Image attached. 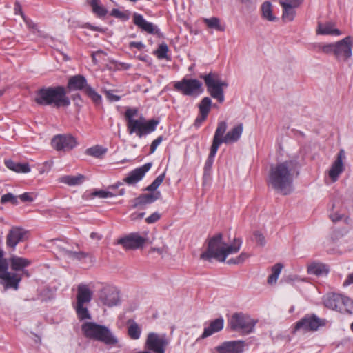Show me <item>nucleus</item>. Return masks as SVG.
I'll return each mask as SVG.
<instances>
[{
    "label": "nucleus",
    "mask_w": 353,
    "mask_h": 353,
    "mask_svg": "<svg viewBox=\"0 0 353 353\" xmlns=\"http://www.w3.org/2000/svg\"><path fill=\"white\" fill-rule=\"evenodd\" d=\"M299 163L296 159H288L272 165L268 183L274 190L288 195L293 190V181L299 175Z\"/></svg>",
    "instance_id": "obj_1"
},
{
    "label": "nucleus",
    "mask_w": 353,
    "mask_h": 353,
    "mask_svg": "<svg viewBox=\"0 0 353 353\" xmlns=\"http://www.w3.org/2000/svg\"><path fill=\"white\" fill-rule=\"evenodd\" d=\"M242 244L241 238H235L230 245L223 240V234L218 233L208 240L206 251L201 254V259L211 261L212 259L224 262L230 254L237 253Z\"/></svg>",
    "instance_id": "obj_2"
},
{
    "label": "nucleus",
    "mask_w": 353,
    "mask_h": 353,
    "mask_svg": "<svg viewBox=\"0 0 353 353\" xmlns=\"http://www.w3.org/2000/svg\"><path fill=\"white\" fill-rule=\"evenodd\" d=\"M34 101L39 105L52 106L55 108L68 107L70 105L66 88L62 85L40 88L35 93Z\"/></svg>",
    "instance_id": "obj_3"
},
{
    "label": "nucleus",
    "mask_w": 353,
    "mask_h": 353,
    "mask_svg": "<svg viewBox=\"0 0 353 353\" xmlns=\"http://www.w3.org/2000/svg\"><path fill=\"white\" fill-rule=\"evenodd\" d=\"M138 113L137 108H128L125 112V118L127 121V129L130 134H136V135L141 138L146 136L157 129L159 121L155 119L148 121L143 117L139 119H134V117Z\"/></svg>",
    "instance_id": "obj_4"
},
{
    "label": "nucleus",
    "mask_w": 353,
    "mask_h": 353,
    "mask_svg": "<svg viewBox=\"0 0 353 353\" xmlns=\"http://www.w3.org/2000/svg\"><path fill=\"white\" fill-rule=\"evenodd\" d=\"M81 331L83 336L90 340L100 341L109 345H114L118 343L117 337L108 327L95 322H84L81 325Z\"/></svg>",
    "instance_id": "obj_5"
},
{
    "label": "nucleus",
    "mask_w": 353,
    "mask_h": 353,
    "mask_svg": "<svg viewBox=\"0 0 353 353\" xmlns=\"http://www.w3.org/2000/svg\"><path fill=\"white\" fill-rule=\"evenodd\" d=\"M200 78L204 80L210 95L219 103H223L225 100L224 88L228 86V83L225 81H223L220 74L216 72L201 74Z\"/></svg>",
    "instance_id": "obj_6"
},
{
    "label": "nucleus",
    "mask_w": 353,
    "mask_h": 353,
    "mask_svg": "<svg viewBox=\"0 0 353 353\" xmlns=\"http://www.w3.org/2000/svg\"><path fill=\"white\" fill-rule=\"evenodd\" d=\"M228 125L225 121L218 123L212 142L219 148L222 143L230 144L237 142L242 135L243 130L242 123L236 125L225 134Z\"/></svg>",
    "instance_id": "obj_7"
},
{
    "label": "nucleus",
    "mask_w": 353,
    "mask_h": 353,
    "mask_svg": "<svg viewBox=\"0 0 353 353\" xmlns=\"http://www.w3.org/2000/svg\"><path fill=\"white\" fill-rule=\"evenodd\" d=\"M165 172L159 175L145 190L150 193L141 194L131 201L132 208L143 209L146 205L154 203L161 197V192L155 190L160 186L165 179Z\"/></svg>",
    "instance_id": "obj_8"
},
{
    "label": "nucleus",
    "mask_w": 353,
    "mask_h": 353,
    "mask_svg": "<svg viewBox=\"0 0 353 353\" xmlns=\"http://www.w3.org/2000/svg\"><path fill=\"white\" fill-rule=\"evenodd\" d=\"M256 321L243 313H234L228 320V326L232 331H241L244 334L253 332Z\"/></svg>",
    "instance_id": "obj_9"
},
{
    "label": "nucleus",
    "mask_w": 353,
    "mask_h": 353,
    "mask_svg": "<svg viewBox=\"0 0 353 353\" xmlns=\"http://www.w3.org/2000/svg\"><path fill=\"white\" fill-rule=\"evenodd\" d=\"M170 341L165 334L150 332L145 343V350L151 353H165Z\"/></svg>",
    "instance_id": "obj_10"
},
{
    "label": "nucleus",
    "mask_w": 353,
    "mask_h": 353,
    "mask_svg": "<svg viewBox=\"0 0 353 353\" xmlns=\"http://www.w3.org/2000/svg\"><path fill=\"white\" fill-rule=\"evenodd\" d=\"M201 87V82L196 79L183 78L174 84V90L185 96H192L202 92Z\"/></svg>",
    "instance_id": "obj_11"
},
{
    "label": "nucleus",
    "mask_w": 353,
    "mask_h": 353,
    "mask_svg": "<svg viewBox=\"0 0 353 353\" xmlns=\"http://www.w3.org/2000/svg\"><path fill=\"white\" fill-rule=\"evenodd\" d=\"M326 320L319 318L315 314H307L296 322L295 330H302L304 332H314L320 327L325 326Z\"/></svg>",
    "instance_id": "obj_12"
},
{
    "label": "nucleus",
    "mask_w": 353,
    "mask_h": 353,
    "mask_svg": "<svg viewBox=\"0 0 353 353\" xmlns=\"http://www.w3.org/2000/svg\"><path fill=\"white\" fill-rule=\"evenodd\" d=\"M353 39L347 36L343 39L334 43V57L338 61L345 62L352 57Z\"/></svg>",
    "instance_id": "obj_13"
},
{
    "label": "nucleus",
    "mask_w": 353,
    "mask_h": 353,
    "mask_svg": "<svg viewBox=\"0 0 353 353\" xmlns=\"http://www.w3.org/2000/svg\"><path fill=\"white\" fill-rule=\"evenodd\" d=\"M9 265L5 266L3 269H0V285H3L4 290L12 289L18 290L19 283L22 280V275L17 272L8 271Z\"/></svg>",
    "instance_id": "obj_14"
},
{
    "label": "nucleus",
    "mask_w": 353,
    "mask_h": 353,
    "mask_svg": "<svg viewBox=\"0 0 353 353\" xmlns=\"http://www.w3.org/2000/svg\"><path fill=\"white\" fill-rule=\"evenodd\" d=\"M52 146L59 152H67L77 145L76 139L70 134L55 135L51 141Z\"/></svg>",
    "instance_id": "obj_15"
},
{
    "label": "nucleus",
    "mask_w": 353,
    "mask_h": 353,
    "mask_svg": "<svg viewBox=\"0 0 353 353\" xmlns=\"http://www.w3.org/2000/svg\"><path fill=\"white\" fill-rule=\"evenodd\" d=\"M99 300L105 306L112 307L121 303L119 290L114 286L105 285L99 294Z\"/></svg>",
    "instance_id": "obj_16"
},
{
    "label": "nucleus",
    "mask_w": 353,
    "mask_h": 353,
    "mask_svg": "<svg viewBox=\"0 0 353 353\" xmlns=\"http://www.w3.org/2000/svg\"><path fill=\"white\" fill-rule=\"evenodd\" d=\"M146 239L139 233L134 232L121 238L118 240V244L121 245L125 250H137L143 246Z\"/></svg>",
    "instance_id": "obj_17"
},
{
    "label": "nucleus",
    "mask_w": 353,
    "mask_h": 353,
    "mask_svg": "<svg viewBox=\"0 0 353 353\" xmlns=\"http://www.w3.org/2000/svg\"><path fill=\"white\" fill-rule=\"evenodd\" d=\"M245 345V342L241 340L225 341L216 346L214 350L217 353H242Z\"/></svg>",
    "instance_id": "obj_18"
},
{
    "label": "nucleus",
    "mask_w": 353,
    "mask_h": 353,
    "mask_svg": "<svg viewBox=\"0 0 353 353\" xmlns=\"http://www.w3.org/2000/svg\"><path fill=\"white\" fill-rule=\"evenodd\" d=\"M152 165V163H147L133 170L123 179L124 182L128 185L136 184L143 178L145 173L151 168Z\"/></svg>",
    "instance_id": "obj_19"
},
{
    "label": "nucleus",
    "mask_w": 353,
    "mask_h": 353,
    "mask_svg": "<svg viewBox=\"0 0 353 353\" xmlns=\"http://www.w3.org/2000/svg\"><path fill=\"white\" fill-rule=\"evenodd\" d=\"M133 22L142 30L149 34L156 35L161 34L160 30L157 26H154L152 23L147 21L139 13H134Z\"/></svg>",
    "instance_id": "obj_20"
},
{
    "label": "nucleus",
    "mask_w": 353,
    "mask_h": 353,
    "mask_svg": "<svg viewBox=\"0 0 353 353\" xmlns=\"http://www.w3.org/2000/svg\"><path fill=\"white\" fill-rule=\"evenodd\" d=\"M90 85L83 75L77 74L69 78L67 89L68 91L83 90L84 92Z\"/></svg>",
    "instance_id": "obj_21"
},
{
    "label": "nucleus",
    "mask_w": 353,
    "mask_h": 353,
    "mask_svg": "<svg viewBox=\"0 0 353 353\" xmlns=\"http://www.w3.org/2000/svg\"><path fill=\"white\" fill-rule=\"evenodd\" d=\"M25 232L20 228H11L6 236V245L8 247L15 249L17 245L23 241Z\"/></svg>",
    "instance_id": "obj_22"
},
{
    "label": "nucleus",
    "mask_w": 353,
    "mask_h": 353,
    "mask_svg": "<svg viewBox=\"0 0 353 353\" xmlns=\"http://www.w3.org/2000/svg\"><path fill=\"white\" fill-rule=\"evenodd\" d=\"M92 296L93 292L89 285L85 283H80L77 286L76 303L88 304L90 303Z\"/></svg>",
    "instance_id": "obj_23"
},
{
    "label": "nucleus",
    "mask_w": 353,
    "mask_h": 353,
    "mask_svg": "<svg viewBox=\"0 0 353 353\" xmlns=\"http://www.w3.org/2000/svg\"><path fill=\"white\" fill-rule=\"evenodd\" d=\"M344 157V150H341L329 171V176L333 181H336L338 179L340 174L343 171V159Z\"/></svg>",
    "instance_id": "obj_24"
},
{
    "label": "nucleus",
    "mask_w": 353,
    "mask_h": 353,
    "mask_svg": "<svg viewBox=\"0 0 353 353\" xmlns=\"http://www.w3.org/2000/svg\"><path fill=\"white\" fill-rule=\"evenodd\" d=\"M343 295L340 294H331L327 295L324 299V305L326 307L341 312V303H343Z\"/></svg>",
    "instance_id": "obj_25"
},
{
    "label": "nucleus",
    "mask_w": 353,
    "mask_h": 353,
    "mask_svg": "<svg viewBox=\"0 0 353 353\" xmlns=\"http://www.w3.org/2000/svg\"><path fill=\"white\" fill-rule=\"evenodd\" d=\"M224 326V320L223 317L217 318L212 321L209 326L204 328L203 332L200 336V339H205L214 333L219 332L223 330Z\"/></svg>",
    "instance_id": "obj_26"
},
{
    "label": "nucleus",
    "mask_w": 353,
    "mask_h": 353,
    "mask_svg": "<svg viewBox=\"0 0 353 353\" xmlns=\"http://www.w3.org/2000/svg\"><path fill=\"white\" fill-rule=\"evenodd\" d=\"M9 263L11 270L14 272L23 270L25 268L29 266L32 262L26 258L19 257L15 255L9 259Z\"/></svg>",
    "instance_id": "obj_27"
},
{
    "label": "nucleus",
    "mask_w": 353,
    "mask_h": 353,
    "mask_svg": "<svg viewBox=\"0 0 353 353\" xmlns=\"http://www.w3.org/2000/svg\"><path fill=\"white\" fill-rule=\"evenodd\" d=\"M85 180L83 174H78L76 176L63 175L58 181L59 183H65L69 186H76L81 185Z\"/></svg>",
    "instance_id": "obj_28"
},
{
    "label": "nucleus",
    "mask_w": 353,
    "mask_h": 353,
    "mask_svg": "<svg viewBox=\"0 0 353 353\" xmlns=\"http://www.w3.org/2000/svg\"><path fill=\"white\" fill-rule=\"evenodd\" d=\"M329 272L327 265L321 263H312L307 267V272L315 276L326 275Z\"/></svg>",
    "instance_id": "obj_29"
},
{
    "label": "nucleus",
    "mask_w": 353,
    "mask_h": 353,
    "mask_svg": "<svg viewBox=\"0 0 353 353\" xmlns=\"http://www.w3.org/2000/svg\"><path fill=\"white\" fill-rule=\"evenodd\" d=\"M6 167L18 173H28L30 171V168L28 163H20L14 162L12 160H8L5 161Z\"/></svg>",
    "instance_id": "obj_30"
},
{
    "label": "nucleus",
    "mask_w": 353,
    "mask_h": 353,
    "mask_svg": "<svg viewBox=\"0 0 353 353\" xmlns=\"http://www.w3.org/2000/svg\"><path fill=\"white\" fill-rule=\"evenodd\" d=\"M57 247L60 248V250L64 256L71 259L81 261L89 256V253L82 251L76 252L68 250L59 244L57 245Z\"/></svg>",
    "instance_id": "obj_31"
},
{
    "label": "nucleus",
    "mask_w": 353,
    "mask_h": 353,
    "mask_svg": "<svg viewBox=\"0 0 353 353\" xmlns=\"http://www.w3.org/2000/svg\"><path fill=\"white\" fill-rule=\"evenodd\" d=\"M87 304L76 303L74 305L75 312L79 321L90 320L92 316L88 310Z\"/></svg>",
    "instance_id": "obj_32"
},
{
    "label": "nucleus",
    "mask_w": 353,
    "mask_h": 353,
    "mask_svg": "<svg viewBox=\"0 0 353 353\" xmlns=\"http://www.w3.org/2000/svg\"><path fill=\"white\" fill-rule=\"evenodd\" d=\"M317 33L319 34L340 35L341 31L334 28L332 23L325 24H319Z\"/></svg>",
    "instance_id": "obj_33"
},
{
    "label": "nucleus",
    "mask_w": 353,
    "mask_h": 353,
    "mask_svg": "<svg viewBox=\"0 0 353 353\" xmlns=\"http://www.w3.org/2000/svg\"><path fill=\"white\" fill-rule=\"evenodd\" d=\"M283 7V19L285 21H292L295 16L296 12L294 10V7H292L290 5H287V3H280Z\"/></svg>",
    "instance_id": "obj_34"
},
{
    "label": "nucleus",
    "mask_w": 353,
    "mask_h": 353,
    "mask_svg": "<svg viewBox=\"0 0 353 353\" xmlns=\"http://www.w3.org/2000/svg\"><path fill=\"white\" fill-rule=\"evenodd\" d=\"M262 16L269 21H274L276 17L274 16L272 10V4L269 1L264 2L261 6Z\"/></svg>",
    "instance_id": "obj_35"
},
{
    "label": "nucleus",
    "mask_w": 353,
    "mask_h": 353,
    "mask_svg": "<svg viewBox=\"0 0 353 353\" xmlns=\"http://www.w3.org/2000/svg\"><path fill=\"white\" fill-rule=\"evenodd\" d=\"M203 22L210 28L223 32L225 28L220 24V19L217 17L205 18Z\"/></svg>",
    "instance_id": "obj_36"
},
{
    "label": "nucleus",
    "mask_w": 353,
    "mask_h": 353,
    "mask_svg": "<svg viewBox=\"0 0 353 353\" xmlns=\"http://www.w3.org/2000/svg\"><path fill=\"white\" fill-rule=\"evenodd\" d=\"M141 329L139 325L133 321L128 327V334L131 339L137 340L140 338Z\"/></svg>",
    "instance_id": "obj_37"
},
{
    "label": "nucleus",
    "mask_w": 353,
    "mask_h": 353,
    "mask_svg": "<svg viewBox=\"0 0 353 353\" xmlns=\"http://www.w3.org/2000/svg\"><path fill=\"white\" fill-rule=\"evenodd\" d=\"M107 152V148H105L99 145L88 148L85 153L90 156H92L96 158H101Z\"/></svg>",
    "instance_id": "obj_38"
},
{
    "label": "nucleus",
    "mask_w": 353,
    "mask_h": 353,
    "mask_svg": "<svg viewBox=\"0 0 353 353\" xmlns=\"http://www.w3.org/2000/svg\"><path fill=\"white\" fill-rule=\"evenodd\" d=\"M212 105V100L210 97H205L202 99L199 104V113L208 115Z\"/></svg>",
    "instance_id": "obj_39"
},
{
    "label": "nucleus",
    "mask_w": 353,
    "mask_h": 353,
    "mask_svg": "<svg viewBox=\"0 0 353 353\" xmlns=\"http://www.w3.org/2000/svg\"><path fill=\"white\" fill-rule=\"evenodd\" d=\"M316 50L318 52L321 51L322 52L329 54L333 55L334 53V43H318L315 46Z\"/></svg>",
    "instance_id": "obj_40"
},
{
    "label": "nucleus",
    "mask_w": 353,
    "mask_h": 353,
    "mask_svg": "<svg viewBox=\"0 0 353 353\" xmlns=\"http://www.w3.org/2000/svg\"><path fill=\"white\" fill-rule=\"evenodd\" d=\"M218 149H219V147L212 142L211 148H210V154H209L208 157L205 163L204 169L205 171L212 168V165L214 162V157L218 151Z\"/></svg>",
    "instance_id": "obj_41"
},
{
    "label": "nucleus",
    "mask_w": 353,
    "mask_h": 353,
    "mask_svg": "<svg viewBox=\"0 0 353 353\" xmlns=\"http://www.w3.org/2000/svg\"><path fill=\"white\" fill-rule=\"evenodd\" d=\"M85 94L93 101L96 105H100L101 103L102 98L101 96L98 94L90 85L87 87Z\"/></svg>",
    "instance_id": "obj_42"
},
{
    "label": "nucleus",
    "mask_w": 353,
    "mask_h": 353,
    "mask_svg": "<svg viewBox=\"0 0 353 353\" xmlns=\"http://www.w3.org/2000/svg\"><path fill=\"white\" fill-rule=\"evenodd\" d=\"M0 201L1 204H6L8 203L14 205H17L19 204L18 196L10 192L2 195Z\"/></svg>",
    "instance_id": "obj_43"
},
{
    "label": "nucleus",
    "mask_w": 353,
    "mask_h": 353,
    "mask_svg": "<svg viewBox=\"0 0 353 353\" xmlns=\"http://www.w3.org/2000/svg\"><path fill=\"white\" fill-rule=\"evenodd\" d=\"M343 303H341V312L343 311L348 314L353 313V301L347 296H343Z\"/></svg>",
    "instance_id": "obj_44"
},
{
    "label": "nucleus",
    "mask_w": 353,
    "mask_h": 353,
    "mask_svg": "<svg viewBox=\"0 0 353 353\" xmlns=\"http://www.w3.org/2000/svg\"><path fill=\"white\" fill-rule=\"evenodd\" d=\"M110 15L123 21H128L130 18V14L128 11L121 12L117 8H113L110 12Z\"/></svg>",
    "instance_id": "obj_45"
},
{
    "label": "nucleus",
    "mask_w": 353,
    "mask_h": 353,
    "mask_svg": "<svg viewBox=\"0 0 353 353\" xmlns=\"http://www.w3.org/2000/svg\"><path fill=\"white\" fill-rule=\"evenodd\" d=\"M168 52V47L165 43H161L157 50V56L159 59H167V53Z\"/></svg>",
    "instance_id": "obj_46"
},
{
    "label": "nucleus",
    "mask_w": 353,
    "mask_h": 353,
    "mask_svg": "<svg viewBox=\"0 0 353 353\" xmlns=\"http://www.w3.org/2000/svg\"><path fill=\"white\" fill-rule=\"evenodd\" d=\"M252 240L255 241L261 246H263L265 244V237L259 231L254 232Z\"/></svg>",
    "instance_id": "obj_47"
},
{
    "label": "nucleus",
    "mask_w": 353,
    "mask_h": 353,
    "mask_svg": "<svg viewBox=\"0 0 353 353\" xmlns=\"http://www.w3.org/2000/svg\"><path fill=\"white\" fill-rule=\"evenodd\" d=\"M92 12L94 14H96L99 17H105L108 13V10L100 3L96 8H94Z\"/></svg>",
    "instance_id": "obj_48"
},
{
    "label": "nucleus",
    "mask_w": 353,
    "mask_h": 353,
    "mask_svg": "<svg viewBox=\"0 0 353 353\" xmlns=\"http://www.w3.org/2000/svg\"><path fill=\"white\" fill-rule=\"evenodd\" d=\"M95 196H98L99 198H108V197H112L116 196V193H113L110 191H105V190H99L95 191L92 194Z\"/></svg>",
    "instance_id": "obj_49"
},
{
    "label": "nucleus",
    "mask_w": 353,
    "mask_h": 353,
    "mask_svg": "<svg viewBox=\"0 0 353 353\" xmlns=\"http://www.w3.org/2000/svg\"><path fill=\"white\" fill-rule=\"evenodd\" d=\"M103 92L110 102L119 101L121 99V97L114 94L112 90H105Z\"/></svg>",
    "instance_id": "obj_50"
},
{
    "label": "nucleus",
    "mask_w": 353,
    "mask_h": 353,
    "mask_svg": "<svg viewBox=\"0 0 353 353\" xmlns=\"http://www.w3.org/2000/svg\"><path fill=\"white\" fill-rule=\"evenodd\" d=\"M163 136H159L152 142V143L150 145V154H152L155 152L157 148L158 147L159 145L161 144V143L163 141Z\"/></svg>",
    "instance_id": "obj_51"
},
{
    "label": "nucleus",
    "mask_w": 353,
    "mask_h": 353,
    "mask_svg": "<svg viewBox=\"0 0 353 353\" xmlns=\"http://www.w3.org/2000/svg\"><path fill=\"white\" fill-rule=\"evenodd\" d=\"M161 218V214L158 212H154L150 216L145 219L147 223L151 224L157 222Z\"/></svg>",
    "instance_id": "obj_52"
},
{
    "label": "nucleus",
    "mask_w": 353,
    "mask_h": 353,
    "mask_svg": "<svg viewBox=\"0 0 353 353\" xmlns=\"http://www.w3.org/2000/svg\"><path fill=\"white\" fill-rule=\"evenodd\" d=\"M32 193L24 192L23 194L19 196V198L23 202H32L34 200Z\"/></svg>",
    "instance_id": "obj_53"
},
{
    "label": "nucleus",
    "mask_w": 353,
    "mask_h": 353,
    "mask_svg": "<svg viewBox=\"0 0 353 353\" xmlns=\"http://www.w3.org/2000/svg\"><path fill=\"white\" fill-rule=\"evenodd\" d=\"M303 0H279V3H285L287 5H290L292 7L297 8L299 7Z\"/></svg>",
    "instance_id": "obj_54"
},
{
    "label": "nucleus",
    "mask_w": 353,
    "mask_h": 353,
    "mask_svg": "<svg viewBox=\"0 0 353 353\" xmlns=\"http://www.w3.org/2000/svg\"><path fill=\"white\" fill-rule=\"evenodd\" d=\"M208 116L205 114H202L199 113V115L196 117V119L194 121V125L196 128L200 127V125L202 124V123L205 121Z\"/></svg>",
    "instance_id": "obj_55"
},
{
    "label": "nucleus",
    "mask_w": 353,
    "mask_h": 353,
    "mask_svg": "<svg viewBox=\"0 0 353 353\" xmlns=\"http://www.w3.org/2000/svg\"><path fill=\"white\" fill-rule=\"evenodd\" d=\"M283 268V265L280 263H276L272 268V273L274 274H276V276H279L281 270Z\"/></svg>",
    "instance_id": "obj_56"
},
{
    "label": "nucleus",
    "mask_w": 353,
    "mask_h": 353,
    "mask_svg": "<svg viewBox=\"0 0 353 353\" xmlns=\"http://www.w3.org/2000/svg\"><path fill=\"white\" fill-rule=\"evenodd\" d=\"M3 251L0 248V269H3L5 266L9 265L8 260L3 258Z\"/></svg>",
    "instance_id": "obj_57"
},
{
    "label": "nucleus",
    "mask_w": 353,
    "mask_h": 353,
    "mask_svg": "<svg viewBox=\"0 0 353 353\" xmlns=\"http://www.w3.org/2000/svg\"><path fill=\"white\" fill-rule=\"evenodd\" d=\"M130 47L142 50L145 47V45L141 41H132L130 43Z\"/></svg>",
    "instance_id": "obj_58"
},
{
    "label": "nucleus",
    "mask_w": 353,
    "mask_h": 353,
    "mask_svg": "<svg viewBox=\"0 0 353 353\" xmlns=\"http://www.w3.org/2000/svg\"><path fill=\"white\" fill-rule=\"evenodd\" d=\"M249 257V254L245 252H242L237 256V261H239V263H243Z\"/></svg>",
    "instance_id": "obj_59"
},
{
    "label": "nucleus",
    "mask_w": 353,
    "mask_h": 353,
    "mask_svg": "<svg viewBox=\"0 0 353 353\" xmlns=\"http://www.w3.org/2000/svg\"><path fill=\"white\" fill-rule=\"evenodd\" d=\"M88 5H90L92 8V10L94 9V8H96L101 3L100 0H86Z\"/></svg>",
    "instance_id": "obj_60"
},
{
    "label": "nucleus",
    "mask_w": 353,
    "mask_h": 353,
    "mask_svg": "<svg viewBox=\"0 0 353 353\" xmlns=\"http://www.w3.org/2000/svg\"><path fill=\"white\" fill-rule=\"evenodd\" d=\"M350 284H353V273L348 274L347 279L343 283L344 286H347Z\"/></svg>",
    "instance_id": "obj_61"
},
{
    "label": "nucleus",
    "mask_w": 353,
    "mask_h": 353,
    "mask_svg": "<svg viewBox=\"0 0 353 353\" xmlns=\"http://www.w3.org/2000/svg\"><path fill=\"white\" fill-rule=\"evenodd\" d=\"M145 215V212H140V213H133L131 214V219L132 220H137V219H141L143 218Z\"/></svg>",
    "instance_id": "obj_62"
},
{
    "label": "nucleus",
    "mask_w": 353,
    "mask_h": 353,
    "mask_svg": "<svg viewBox=\"0 0 353 353\" xmlns=\"http://www.w3.org/2000/svg\"><path fill=\"white\" fill-rule=\"evenodd\" d=\"M278 276H276V274H274L273 273H272L270 275H269L268 278V283L269 284H272L274 283H276V281H277V279H278Z\"/></svg>",
    "instance_id": "obj_63"
},
{
    "label": "nucleus",
    "mask_w": 353,
    "mask_h": 353,
    "mask_svg": "<svg viewBox=\"0 0 353 353\" xmlns=\"http://www.w3.org/2000/svg\"><path fill=\"white\" fill-rule=\"evenodd\" d=\"M86 27L88 29H90L91 30H94V31H97V32H103V31L102 28L99 27V26H93L92 24H90V23H88L86 25Z\"/></svg>",
    "instance_id": "obj_64"
}]
</instances>
